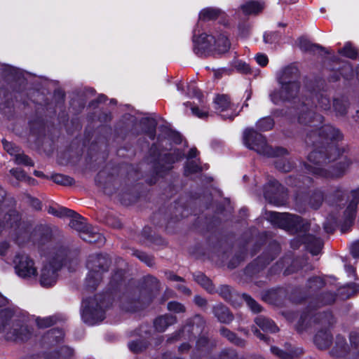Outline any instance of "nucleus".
<instances>
[{"label":"nucleus","mask_w":359,"mask_h":359,"mask_svg":"<svg viewBox=\"0 0 359 359\" xmlns=\"http://www.w3.org/2000/svg\"><path fill=\"white\" fill-rule=\"evenodd\" d=\"M189 90L190 95H193L198 98L200 103V106L191 107L192 114L200 118H207L209 116V113L207 107L204 104V102L201 100V93L195 87L190 88Z\"/></svg>","instance_id":"nucleus-17"},{"label":"nucleus","mask_w":359,"mask_h":359,"mask_svg":"<svg viewBox=\"0 0 359 359\" xmlns=\"http://www.w3.org/2000/svg\"><path fill=\"white\" fill-rule=\"evenodd\" d=\"M350 342L351 347L348 348L344 337L337 336L331 354L334 357H341L349 352L354 357V359H359V335L357 334H351Z\"/></svg>","instance_id":"nucleus-8"},{"label":"nucleus","mask_w":359,"mask_h":359,"mask_svg":"<svg viewBox=\"0 0 359 359\" xmlns=\"http://www.w3.org/2000/svg\"><path fill=\"white\" fill-rule=\"evenodd\" d=\"M64 337V332L59 329H53L49 330L47 333L46 338L50 343H57L60 341Z\"/></svg>","instance_id":"nucleus-28"},{"label":"nucleus","mask_w":359,"mask_h":359,"mask_svg":"<svg viewBox=\"0 0 359 359\" xmlns=\"http://www.w3.org/2000/svg\"><path fill=\"white\" fill-rule=\"evenodd\" d=\"M4 149L11 155L15 156V161L18 164H25L27 165H32V161L26 155L21 154L20 149L6 140H3Z\"/></svg>","instance_id":"nucleus-15"},{"label":"nucleus","mask_w":359,"mask_h":359,"mask_svg":"<svg viewBox=\"0 0 359 359\" xmlns=\"http://www.w3.org/2000/svg\"><path fill=\"white\" fill-rule=\"evenodd\" d=\"M256 62L262 67H264L268 64L269 60L266 55L259 53L255 57Z\"/></svg>","instance_id":"nucleus-44"},{"label":"nucleus","mask_w":359,"mask_h":359,"mask_svg":"<svg viewBox=\"0 0 359 359\" xmlns=\"http://www.w3.org/2000/svg\"><path fill=\"white\" fill-rule=\"evenodd\" d=\"M243 298L245 301L249 308L252 310V311L255 313H258L261 311V306L250 296L244 294L243 295Z\"/></svg>","instance_id":"nucleus-34"},{"label":"nucleus","mask_w":359,"mask_h":359,"mask_svg":"<svg viewBox=\"0 0 359 359\" xmlns=\"http://www.w3.org/2000/svg\"><path fill=\"white\" fill-rule=\"evenodd\" d=\"M271 350L273 354L278 355L281 359H293L294 358L292 353L284 352L277 347L273 346Z\"/></svg>","instance_id":"nucleus-41"},{"label":"nucleus","mask_w":359,"mask_h":359,"mask_svg":"<svg viewBox=\"0 0 359 359\" xmlns=\"http://www.w3.org/2000/svg\"><path fill=\"white\" fill-rule=\"evenodd\" d=\"M104 300L100 296L83 301L81 318L83 322L90 325L96 324L104 318L103 307Z\"/></svg>","instance_id":"nucleus-4"},{"label":"nucleus","mask_w":359,"mask_h":359,"mask_svg":"<svg viewBox=\"0 0 359 359\" xmlns=\"http://www.w3.org/2000/svg\"><path fill=\"white\" fill-rule=\"evenodd\" d=\"M201 170L197 160H188L185 166L184 172L187 175L197 172Z\"/></svg>","instance_id":"nucleus-32"},{"label":"nucleus","mask_w":359,"mask_h":359,"mask_svg":"<svg viewBox=\"0 0 359 359\" xmlns=\"http://www.w3.org/2000/svg\"><path fill=\"white\" fill-rule=\"evenodd\" d=\"M214 313L221 323H228L233 319V316L229 313V309L222 304L215 306Z\"/></svg>","instance_id":"nucleus-20"},{"label":"nucleus","mask_w":359,"mask_h":359,"mask_svg":"<svg viewBox=\"0 0 359 359\" xmlns=\"http://www.w3.org/2000/svg\"><path fill=\"white\" fill-rule=\"evenodd\" d=\"M33 205L36 209H40L41 208V203L37 199H34L33 201Z\"/></svg>","instance_id":"nucleus-58"},{"label":"nucleus","mask_w":359,"mask_h":359,"mask_svg":"<svg viewBox=\"0 0 359 359\" xmlns=\"http://www.w3.org/2000/svg\"><path fill=\"white\" fill-rule=\"evenodd\" d=\"M324 160V156L321 152L316 151L311 152L308 156L309 163L306 165L308 170L313 174L325 177H337L344 172L345 168H341L332 172L323 169L320 163Z\"/></svg>","instance_id":"nucleus-10"},{"label":"nucleus","mask_w":359,"mask_h":359,"mask_svg":"<svg viewBox=\"0 0 359 359\" xmlns=\"http://www.w3.org/2000/svg\"><path fill=\"white\" fill-rule=\"evenodd\" d=\"M11 172L18 180H21L25 177V173L20 169H12Z\"/></svg>","instance_id":"nucleus-48"},{"label":"nucleus","mask_w":359,"mask_h":359,"mask_svg":"<svg viewBox=\"0 0 359 359\" xmlns=\"http://www.w3.org/2000/svg\"><path fill=\"white\" fill-rule=\"evenodd\" d=\"M322 248L321 241L313 236H309L306 238V248L313 255H317L320 252Z\"/></svg>","instance_id":"nucleus-23"},{"label":"nucleus","mask_w":359,"mask_h":359,"mask_svg":"<svg viewBox=\"0 0 359 359\" xmlns=\"http://www.w3.org/2000/svg\"><path fill=\"white\" fill-rule=\"evenodd\" d=\"M298 46L301 50L303 51H311L314 50L315 47H318V46L311 44L308 40L305 39H299Z\"/></svg>","instance_id":"nucleus-38"},{"label":"nucleus","mask_w":359,"mask_h":359,"mask_svg":"<svg viewBox=\"0 0 359 359\" xmlns=\"http://www.w3.org/2000/svg\"><path fill=\"white\" fill-rule=\"evenodd\" d=\"M177 90H184L183 85L182 84H178L177 85Z\"/></svg>","instance_id":"nucleus-61"},{"label":"nucleus","mask_w":359,"mask_h":359,"mask_svg":"<svg viewBox=\"0 0 359 359\" xmlns=\"http://www.w3.org/2000/svg\"><path fill=\"white\" fill-rule=\"evenodd\" d=\"M52 180L56 184L65 186L71 185L74 182V180L72 177L62 174L53 175L52 176Z\"/></svg>","instance_id":"nucleus-30"},{"label":"nucleus","mask_w":359,"mask_h":359,"mask_svg":"<svg viewBox=\"0 0 359 359\" xmlns=\"http://www.w3.org/2000/svg\"><path fill=\"white\" fill-rule=\"evenodd\" d=\"M255 333H256L257 336L259 339H263V340H265V339H266V338H265V337H264V335L263 334H261V333H260L259 332H258V331H256V332H255Z\"/></svg>","instance_id":"nucleus-59"},{"label":"nucleus","mask_w":359,"mask_h":359,"mask_svg":"<svg viewBox=\"0 0 359 359\" xmlns=\"http://www.w3.org/2000/svg\"><path fill=\"white\" fill-rule=\"evenodd\" d=\"M34 173H35V175H36V176H39V177H40V176H41V175H42V173H41V172H39V171H35V172H34Z\"/></svg>","instance_id":"nucleus-64"},{"label":"nucleus","mask_w":359,"mask_h":359,"mask_svg":"<svg viewBox=\"0 0 359 359\" xmlns=\"http://www.w3.org/2000/svg\"><path fill=\"white\" fill-rule=\"evenodd\" d=\"M8 217V219L6 218V223H7V225H8V220H9L11 226H13V223H12L11 220L13 219V221L16 222L18 218V216L17 215H15V213H13V215L11 214Z\"/></svg>","instance_id":"nucleus-52"},{"label":"nucleus","mask_w":359,"mask_h":359,"mask_svg":"<svg viewBox=\"0 0 359 359\" xmlns=\"http://www.w3.org/2000/svg\"><path fill=\"white\" fill-rule=\"evenodd\" d=\"M71 220L69 226L75 230L81 232V238L89 243H95L98 241H102V236L100 233L88 231V227L85 223V219L75 212L72 217H69Z\"/></svg>","instance_id":"nucleus-13"},{"label":"nucleus","mask_w":359,"mask_h":359,"mask_svg":"<svg viewBox=\"0 0 359 359\" xmlns=\"http://www.w3.org/2000/svg\"><path fill=\"white\" fill-rule=\"evenodd\" d=\"M33 321L39 327L44 328L53 325L55 318H34L10 309H3L0 311V334L8 340L27 339L32 333L30 326Z\"/></svg>","instance_id":"nucleus-1"},{"label":"nucleus","mask_w":359,"mask_h":359,"mask_svg":"<svg viewBox=\"0 0 359 359\" xmlns=\"http://www.w3.org/2000/svg\"><path fill=\"white\" fill-rule=\"evenodd\" d=\"M292 70L291 68H286L283 70L279 78L280 88L275 90L270 94L271 100L274 104L289 100L297 95L299 85L294 80V76L289 78V76L292 74Z\"/></svg>","instance_id":"nucleus-2"},{"label":"nucleus","mask_w":359,"mask_h":359,"mask_svg":"<svg viewBox=\"0 0 359 359\" xmlns=\"http://www.w3.org/2000/svg\"><path fill=\"white\" fill-rule=\"evenodd\" d=\"M107 264L108 259L104 256L95 255L89 257L87 262V267L90 271L87 276L89 286L94 287L101 279V271L105 270Z\"/></svg>","instance_id":"nucleus-9"},{"label":"nucleus","mask_w":359,"mask_h":359,"mask_svg":"<svg viewBox=\"0 0 359 359\" xmlns=\"http://www.w3.org/2000/svg\"><path fill=\"white\" fill-rule=\"evenodd\" d=\"M174 135L177 137L176 142H180V139H181V137H180V135H178V134H175Z\"/></svg>","instance_id":"nucleus-63"},{"label":"nucleus","mask_w":359,"mask_h":359,"mask_svg":"<svg viewBox=\"0 0 359 359\" xmlns=\"http://www.w3.org/2000/svg\"><path fill=\"white\" fill-rule=\"evenodd\" d=\"M312 281L316 283V287H319L323 285L322 280L320 278L316 277Z\"/></svg>","instance_id":"nucleus-56"},{"label":"nucleus","mask_w":359,"mask_h":359,"mask_svg":"<svg viewBox=\"0 0 359 359\" xmlns=\"http://www.w3.org/2000/svg\"><path fill=\"white\" fill-rule=\"evenodd\" d=\"M168 309L175 313H181L185 311L184 306L177 302H170L168 304Z\"/></svg>","instance_id":"nucleus-40"},{"label":"nucleus","mask_w":359,"mask_h":359,"mask_svg":"<svg viewBox=\"0 0 359 359\" xmlns=\"http://www.w3.org/2000/svg\"><path fill=\"white\" fill-rule=\"evenodd\" d=\"M273 126V121L270 117L261 118L257 123V127L260 130L266 131L271 129Z\"/></svg>","instance_id":"nucleus-31"},{"label":"nucleus","mask_w":359,"mask_h":359,"mask_svg":"<svg viewBox=\"0 0 359 359\" xmlns=\"http://www.w3.org/2000/svg\"><path fill=\"white\" fill-rule=\"evenodd\" d=\"M351 194L353 199L349 203L348 206L347 207L345 211L346 216L348 219H352L356 212L358 203L359 190L352 191Z\"/></svg>","instance_id":"nucleus-26"},{"label":"nucleus","mask_w":359,"mask_h":359,"mask_svg":"<svg viewBox=\"0 0 359 359\" xmlns=\"http://www.w3.org/2000/svg\"><path fill=\"white\" fill-rule=\"evenodd\" d=\"M277 39L275 33H265L264 35V41L265 43H273Z\"/></svg>","instance_id":"nucleus-46"},{"label":"nucleus","mask_w":359,"mask_h":359,"mask_svg":"<svg viewBox=\"0 0 359 359\" xmlns=\"http://www.w3.org/2000/svg\"><path fill=\"white\" fill-rule=\"evenodd\" d=\"M264 8V5L257 1H248L241 7L243 13L245 15L257 14Z\"/></svg>","instance_id":"nucleus-22"},{"label":"nucleus","mask_w":359,"mask_h":359,"mask_svg":"<svg viewBox=\"0 0 359 359\" xmlns=\"http://www.w3.org/2000/svg\"><path fill=\"white\" fill-rule=\"evenodd\" d=\"M191 331L193 332L194 334H196L200 332V330H199L198 327H194V325L191 327L187 326L183 329V330L182 332V337L185 338L187 336H189V333Z\"/></svg>","instance_id":"nucleus-43"},{"label":"nucleus","mask_w":359,"mask_h":359,"mask_svg":"<svg viewBox=\"0 0 359 359\" xmlns=\"http://www.w3.org/2000/svg\"><path fill=\"white\" fill-rule=\"evenodd\" d=\"M6 299L0 294V306L6 303Z\"/></svg>","instance_id":"nucleus-60"},{"label":"nucleus","mask_w":359,"mask_h":359,"mask_svg":"<svg viewBox=\"0 0 359 359\" xmlns=\"http://www.w3.org/2000/svg\"><path fill=\"white\" fill-rule=\"evenodd\" d=\"M346 104L343 100H334L333 101V107L334 110L341 115L346 113Z\"/></svg>","instance_id":"nucleus-36"},{"label":"nucleus","mask_w":359,"mask_h":359,"mask_svg":"<svg viewBox=\"0 0 359 359\" xmlns=\"http://www.w3.org/2000/svg\"><path fill=\"white\" fill-rule=\"evenodd\" d=\"M255 323L264 331L273 333L278 330V327L272 320L264 317L259 316L256 318Z\"/></svg>","instance_id":"nucleus-21"},{"label":"nucleus","mask_w":359,"mask_h":359,"mask_svg":"<svg viewBox=\"0 0 359 359\" xmlns=\"http://www.w3.org/2000/svg\"><path fill=\"white\" fill-rule=\"evenodd\" d=\"M213 104L216 113L224 119L232 120L240 112L238 106L231 102L229 97L225 95H217Z\"/></svg>","instance_id":"nucleus-11"},{"label":"nucleus","mask_w":359,"mask_h":359,"mask_svg":"<svg viewBox=\"0 0 359 359\" xmlns=\"http://www.w3.org/2000/svg\"><path fill=\"white\" fill-rule=\"evenodd\" d=\"M351 252L355 258L359 257V241L352 245Z\"/></svg>","instance_id":"nucleus-47"},{"label":"nucleus","mask_w":359,"mask_h":359,"mask_svg":"<svg viewBox=\"0 0 359 359\" xmlns=\"http://www.w3.org/2000/svg\"><path fill=\"white\" fill-rule=\"evenodd\" d=\"M189 348V345L187 344H182L180 348H179V350L181 351V352H184V351H188Z\"/></svg>","instance_id":"nucleus-57"},{"label":"nucleus","mask_w":359,"mask_h":359,"mask_svg":"<svg viewBox=\"0 0 359 359\" xmlns=\"http://www.w3.org/2000/svg\"><path fill=\"white\" fill-rule=\"evenodd\" d=\"M182 158V154L177 150L172 154H165L163 158H161L157 163L156 169L157 172L169 170L172 167V164Z\"/></svg>","instance_id":"nucleus-16"},{"label":"nucleus","mask_w":359,"mask_h":359,"mask_svg":"<svg viewBox=\"0 0 359 359\" xmlns=\"http://www.w3.org/2000/svg\"><path fill=\"white\" fill-rule=\"evenodd\" d=\"M48 212L58 217H72L75 215L74 211L65 207L50 206Z\"/></svg>","instance_id":"nucleus-25"},{"label":"nucleus","mask_w":359,"mask_h":359,"mask_svg":"<svg viewBox=\"0 0 359 359\" xmlns=\"http://www.w3.org/2000/svg\"><path fill=\"white\" fill-rule=\"evenodd\" d=\"M194 52L200 57H207L214 53L215 38L211 35L202 34L198 37L194 36Z\"/></svg>","instance_id":"nucleus-14"},{"label":"nucleus","mask_w":359,"mask_h":359,"mask_svg":"<svg viewBox=\"0 0 359 359\" xmlns=\"http://www.w3.org/2000/svg\"><path fill=\"white\" fill-rule=\"evenodd\" d=\"M221 11L215 8H207L203 9L200 14L199 18L203 20H210L217 18L220 14Z\"/></svg>","instance_id":"nucleus-27"},{"label":"nucleus","mask_w":359,"mask_h":359,"mask_svg":"<svg viewBox=\"0 0 359 359\" xmlns=\"http://www.w3.org/2000/svg\"><path fill=\"white\" fill-rule=\"evenodd\" d=\"M298 121L301 124L309 125L314 127L318 130L320 136L330 139L339 140L341 137L340 132L333 128L332 126L325 125L319 128L320 124L323 122V117L320 115H316L313 117V114L306 108L303 109L298 116Z\"/></svg>","instance_id":"nucleus-3"},{"label":"nucleus","mask_w":359,"mask_h":359,"mask_svg":"<svg viewBox=\"0 0 359 359\" xmlns=\"http://www.w3.org/2000/svg\"><path fill=\"white\" fill-rule=\"evenodd\" d=\"M176 322V318L171 315H165L157 318L154 321V327L158 332H164L170 325Z\"/></svg>","instance_id":"nucleus-19"},{"label":"nucleus","mask_w":359,"mask_h":359,"mask_svg":"<svg viewBox=\"0 0 359 359\" xmlns=\"http://www.w3.org/2000/svg\"><path fill=\"white\" fill-rule=\"evenodd\" d=\"M195 280L203 286L208 292L213 290L212 284L211 280L203 273H198L194 276Z\"/></svg>","instance_id":"nucleus-29"},{"label":"nucleus","mask_w":359,"mask_h":359,"mask_svg":"<svg viewBox=\"0 0 359 359\" xmlns=\"http://www.w3.org/2000/svg\"><path fill=\"white\" fill-rule=\"evenodd\" d=\"M221 334L224 337H226L231 342L238 345L242 344V341L240 339L237 338L236 334L230 332L229 330L225 328L221 329Z\"/></svg>","instance_id":"nucleus-35"},{"label":"nucleus","mask_w":359,"mask_h":359,"mask_svg":"<svg viewBox=\"0 0 359 359\" xmlns=\"http://www.w3.org/2000/svg\"><path fill=\"white\" fill-rule=\"evenodd\" d=\"M194 302L196 304L201 306H204L205 304V300L199 296L195 297Z\"/></svg>","instance_id":"nucleus-50"},{"label":"nucleus","mask_w":359,"mask_h":359,"mask_svg":"<svg viewBox=\"0 0 359 359\" xmlns=\"http://www.w3.org/2000/svg\"><path fill=\"white\" fill-rule=\"evenodd\" d=\"M318 105L317 107L323 109L327 110L330 107V102L326 95H320L318 97Z\"/></svg>","instance_id":"nucleus-37"},{"label":"nucleus","mask_w":359,"mask_h":359,"mask_svg":"<svg viewBox=\"0 0 359 359\" xmlns=\"http://www.w3.org/2000/svg\"><path fill=\"white\" fill-rule=\"evenodd\" d=\"M233 67L238 71L242 73H248L250 71V68L249 65L241 60H236L233 62Z\"/></svg>","instance_id":"nucleus-39"},{"label":"nucleus","mask_w":359,"mask_h":359,"mask_svg":"<svg viewBox=\"0 0 359 359\" xmlns=\"http://www.w3.org/2000/svg\"><path fill=\"white\" fill-rule=\"evenodd\" d=\"M8 248V244L6 242H4L0 244V255H4L6 250Z\"/></svg>","instance_id":"nucleus-54"},{"label":"nucleus","mask_w":359,"mask_h":359,"mask_svg":"<svg viewBox=\"0 0 359 359\" xmlns=\"http://www.w3.org/2000/svg\"><path fill=\"white\" fill-rule=\"evenodd\" d=\"M334 297L333 295H331L330 299L326 303H331V302H334Z\"/></svg>","instance_id":"nucleus-62"},{"label":"nucleus","mask_w":359,"mask_h":359,"mask_svg":"<svg viewBox=\"0 0 359 359\" xmlns=\"http://www.w3.org/2000/svg\"><path fill=\"white\" fill-rule=\"evenodd\" d=\"M243 141L248 148L255 150L258 154L268 156L275 154L267 144L264 137L252 128H248L244 131Z\"/></svg>","instance_id":"nucleus-6"},{"label":"nucleus","mask_w":359,"mask_h":359,"mask_svg":"<svg viewBox=\"0 0 359 359\" xmlns=\"http://www.w3.org/2000/svg\"><path fill=\"white\" fill-rule=\"evenodd\" d=\"M196 153H197V151L196 149H190L188 156H187L188 160H194V158H195L196 157Z\"/></svg>","instance_id":"nucleus-53"},{"label":"nucleus","mask_w":359,"mask_h":359,"mask_svg":"<svg viewBox=\"0 0 359 359\" xmlns=\"http://www.w3.org/2000/svg\"><path fill=\"white\" fill-rule=\"evenodd\" d=\"M266 215V219L269 222L282 229H295L296 231L306 230L302 219L297 215L276 212H269Z\"/></svg>","instance_id":"nucleus-5"},{"label":"nucleus","mask_w":359,"mask_h":359,"mask_svg":"<svg viewBox=\"0 0 359 359\" xmlns=\"http://www.w3.org/2000/svg\"><path fill=\"white\" fill-rule=\"evenodd\" d=\"M74 351L68 346H62L60 348V356L62 358H67L73 355Z\"/></svg>","instance_id":"nucleus-45"},{"label":"nucleus","mask_w":359,"mask_h":359,"mask_svg":"<svg viewBox=\"0 0 359 359\" xmlns=\"http://www.w3.org/2000/svg\"><path fill=\"white\" fill-rule=\"evenodd\" d=\"M208 343V340L205 337H203L198 339L197 341L196 345L198 348L204 346Z\"/></svg>","instance_id":"nucleus-49"},{"label":"nucleus","mask_w":359,"mask_h":359,"mask_svg":"<svg viewBox=\"0 0 359 359\" xmlns=\"http://www.w3.org/2000/svg\"><path fill=\"white\" fill-rule=\"evenodd\" d=\"M16 274L22 278H35L37 270L34 261L26 255H18L13 260Z\"/></svg>","instance_id":"nucleus-12"},{"label":"nucleus","mask_w":359,"mask_h":359,"mask_svg":"<svg viewBox=\"0 0 359 359\" xmlns=\"http://www.w3.org/2000/svg\"><path fill=\"white\" fill-rule=\"evenodd\" d=\"M339 53L350 58H354L357 55V50L350 43H346Z\"/></svg>","instance_id":"nucleus-33"},{"label":"nucleus","mask_w":359,"mask_h":359,"mask_svg":"<svg viewBox=\"0 0 359 359\" xmlns=\"http://www.w3.org/2000/svg\"><path fill=\"white\" fill-rule=\"evenodd\" d=\"M65 252V250L57 255L53 262L45 264L41 271L39 281L43 287H50L53 285L57 280V271L62 266V258Z\"/></svg>","instance_id":"nucleus-7"},{"label":"nucleus","mask_w":359,"mask_h":359,"mask_svg":"<svg viewBox=\"0 0 359 359\" xmlns=\"http://www.w3.org/2000/svg\"><path fill=\"white\" fill-rule=\"evenodd\" d=\"M177 287H178V290H181L184 293L187 294H190V290L188 288H187L186 286L180 285L177 286Z\"/></svg>","instance_id":"nucleus-55"},{"label":"nucleus","mask_w":359,"mask_h":359,"mask_svg":"<svg viewBox=\"0 0 359 359\" xmlns=\"http://www.w3.org/2000/svg\"><path fill=\"white\" fill-rule=\"evenodd\" d=\"M167 276H168V278L170 280L182 281V279L180 277H179L172 273H168Z\"/></svg>","instance_id":"nucleus-51"},{"label":"nucleus","mask_w":359,"mask_h":359,"mask_svg":"<svg viewBox=\"0 0 359 359\" xmlns=\"http://www.w3.org/2000/svg\"><path fill=\"white\" fill-rule=\"evenodd\" d=\"M332 337L327 330L318 332L314 338L316 345L320 349L328 348L331 343Z\"/></svg>","instance_id":"nucleus-18"},{"label":"nucleus","mask_w":359,"mask_h":359,"mask_svg":"<svg viewBox=\"0 0 359 359\" xmlns=\"http://www.w3.org/2000/svg\"><path fill=\"white\" fill-rule=\"evenodd\" d=\"M213 46L214 52H217L219 54L226 52L230 47L229 40L224 35H221L215 40V42H213Z\"/></svg>","instance_id":"nucleus-24"},{"label":"nucleus","mask_w":359,"mask_h":359,"mask_svg":"<svg viewBox=\"0 0 359 359\" xmlns=\"http://www.w3.org/2000/svg\"><path fill=\"white\" fill-rule=\"evenodd\" d=\"M145 347V344H144L141 341H133L129 344L130 349L135 353H137L142 351Z\"/></svg>","instance_id":"nucleus-42"}]
</instances>
